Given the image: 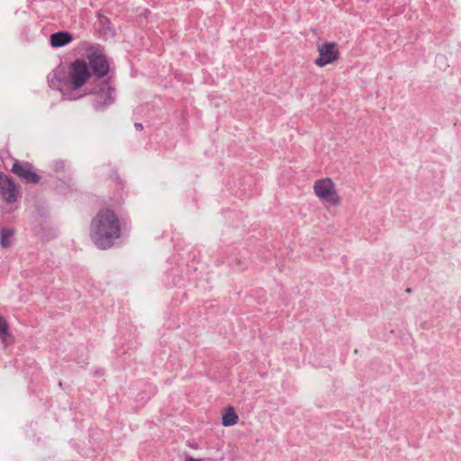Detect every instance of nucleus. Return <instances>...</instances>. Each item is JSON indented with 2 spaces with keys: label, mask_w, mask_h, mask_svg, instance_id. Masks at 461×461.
Returning a JSON list of instances; mask_svg holds the SVG:
<instances>
[{
  "label": "nucleus",
  "mask_w": 461,
  "mask_h": 461,
  "mask_svg": "<svg viewBox=\"0 0 461 461\" xmlns=\"http://www.w3.org/2000/svg\"><path fill=\"white\" fill-rule=\"evenodd\" d=\"M121 236L120 221L113 210L102 209L93 218L90 225V237L101 249H110Z\"/></svg>",
  "instance_id": "1"
},
{
  "label": "nucleus",
  "mask_w": 461,
  "mask_h": 461,
  "mask_svg": "<svg viewBox=\"0 0 461 461\" xmlns=\"http://www.w3.org/2000/svg\"><path fill=\"white\" fill-rule=\"evenodd\" d=\"M91 71L87 61L84 59H77L68 68H57L49 77V85L64 93V89L77 90L81 88L90 78Z\"/></svg>",
  "instance_id": "2"
},
{
  "label": "nucleus",
  "mask_w": 461,
  "mask_h": 461,
  "mask_svg": "<svg viewBox=\"0 0 461 461\" xmlns=\"http://www.w3.org/2000/svg\"><path fill=\"white\" fill-rule=\"evenodd\" d=\"M115 89L109 80H104L97 86L90 88L86 95H93V107L95 111H103L115 101Z\"/></svg>",
  "instance_id": "3"
},
{
  "label": "nucleus",
  "mask_w": 461,
  "mask_h": 461,
  "mask_svg": "<svg viewBox=\"0 0 461 461\" xmlns=\"http://www.w3.org/2000/svg\"><path fill=\"white\" fill-rule=\"evenodd\" d=\"M86 58L90 71L95 78H101L108 75L110 65L106 56L99 47L89 46L86 49Z\"/></svg>",
  "instance_id": "4"
},
{
  "label": "nucleus",
  "mask_w": 461,
  "mask_h": 461,
  "mask_svg": "<svg viewBox=\"0 0 461 461\" xmlns=\"http://www.w3.org/2000/svg\"><path fill=\"white\" fill-rule=\"evenodd\" d=\"M313 190L315 194L324 202L332 205H338L340 203V198L334 189V183L330 178L315 181Z\"/></svg>",
  "instance_id": "5"
},
{
  "label": "nucleus",
  "mask_w": 461,
  "mask_h": 461,
  "mask_svg": "<svg viewBox=\"0 0 461 461\" xmlns=\"http://www.w3.org/2000/svg\"><path fill=\"white\" fill-rule=\"evenodd\" d=\"M319 57L315 59L314 63L322 68L336 61L339 57L338 45L333 41H327L318 46Z\"/></svg>",
  "instance_id": "6"
},
{
  "label": "nucleus",
  "mask_w": 461,
  "mask_h": 461,
  "mask_svg": "<svg viewBox=\"0 0 461 461\" xmlns=\"http://www.w3.org/2000/svg\"><path fill=\"white\" fill-rule=\"evenodd\" d=\"M0 195L7 203H14L19 196V190L14 180L0 172Z\"/></svg>",
  "instance_id": "7"
},
{
  "label": "nucleus",
  "mask_w": 461,
  "mask_h": 461,
  "mask_svg": "<svg viewBox=\"0 0 461 461\" xmlns=\"http://www.w3.org/2000/svg\"><path fill=\"white\" fill-rule=\"evenodd\" d=\"M32 169V164H22L18 160H15L12 167V172L17 175L19 177L26 180L28 183L37 184L41 180V176L33 172Z\"/></svg>",
  "instance_id": "8"
},
{
  "label": "nucleus",
  "mask_w": 461,
  "mask_h": 461,
  "mask_svg": "<svg viewBox=\"0 0 461 461\" xmlns=\"http://www.w3.org/2000/svg\"><path fill=\"white\" fill-rule=\"evenodd\" d=\"M72 40L73 37L69 32L61 31L50 35V45L53 48H59L70 43Z\"/></svg>",
  "instance_id": "9"
},
{
  "label": "nucleus",
  "mask_w": 461,
  "mask_h": 461,
  "mask_svg": "<svg viewBox=\"0 0 461 461\" xmlns=\"http://www.w3.org/2000/svg\"><path fill=\"white\" fill-rule=\"evenodd\" d=\"M239 417L232 407H229L221 418V424L230 427L238 422Z\"/></svg>",
  "instance_id": "10"
},
{
  "label": "nucleus",
  "mask_w": 461,
  "mask_h": 461,
  "mask_svg": "<svg viewBox=\"0 0 461 461\" xmlns=\"http://www.w3.org/2000/svg\"><path fill=\"white\" fill-rule=\"evenodd\" d=\"M14 235L12 229L1 228L0 229V245L2 248L7 249L11 246V238Z\"/></svg>",
  "instance_id": "11"
},
{
  "label": "nucleus",
  "mask_w": 461,
  "mask_h": 461,
  "mask_svg": "<svg viewBox=\"0 0 461 461\" xmlns=\"http://www.w3.org/2000/svg\"><path fill=\"white\" fill-rule=\"evenodd\" d=\"M8 324L4 317L0 316V336L6 334Z\"/></svg>",
  "instance_id": "12"
},
{
  "label": "nucleus",
  "mask_w": 461,
  "mask_h": 461,
  "mask_svg": "<svg viewBox=\"0 0 461 461\" xmlns=\"http://www.w3.org/2000/svg\"><path fill=\"white\" fill-rule=\"evenodd\" d=\"M54 167L56 171H63L66 167V161L57 160L54 162Z\"/></svg>",
  "instance_id": "13"
},
{
  "label": "nucleus",
  "mask_w": 461,
  "mask_h": 461,
  "mask_svg": "<svg viewBox=\"0 0 461 461\" xmlns=\"http://www.w3.org/2000/svg\"><path fill=\"white\" fill-rule=\"evenodd\" d=\"M134 127L137 131H142L143 130V125L140 123V122H135L134 123Z\"/></svg>",
  "instance_id": "14"
},
{
  "label": "nucleus",
  "mask_w": 461,
  "mask_h": 461,
  "mask_svg": "<svg viewBox=\"0 0 461 461\" xmlns=\"http://www.w3.org/2000/svg\"><path fill=\"white\" fill-rule=\"evenodd\" d=\"M185 461H202V459L194 458V457H192V456H187L185 458Z\"/></svg>",
  "instance_id": "15"
}]
</instances>
